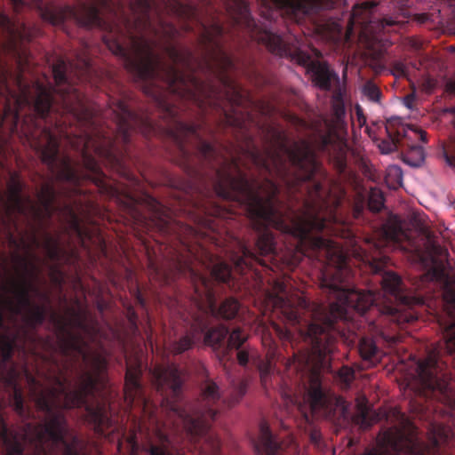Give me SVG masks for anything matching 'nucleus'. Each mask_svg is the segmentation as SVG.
Listing matches in <instances>:
<instances>
[{"label": "nucleus", "mask_w": 455, "mask_h": 455, "mask_svg": "<svg viewBox=\"0 0 455 455\" xmlns=\"http://www.w3.org/2000/svg\"><path fill=\"white\" fill-rule=\"evenodd\" d=\"M188 250L190 256L200 260L210 272L212 280L196 269L192 259L183 255H178L168 270L154 267V271L167 285L179 277L190 280L193 288L191 306L194 307L189 313L192 328L197 333H204L205 344L216 350L221 349L220 361L232 391L228 397L223 398L218 384L207 378L202 383L200 398L195 403L184 405L180 401L183 371L174 363L166 367L156 366L152 372L153 383L162 395L160 410L165 414V419H159L157 408L150 412L149 418L156 425L157 443L148 444L147 451L149 455H180L179 447L181 444L190 445L204 455H220V440L212 431L211 423L222 410L239 403L247 388L245 380L235 382L226 361H228L229 350L242 347L248 335L240 327L231 331L224 324L210 328L212 319H234L241 308L240 302L234 297L226 298L217 305L219 288L214 282L233 288L232 268L220 257L204 249L200 257Z\"/></svg>", "instance_id": "obj_1"}, {"label": "nucleus", "mask_w": 455, "mask_h": 455, "mask_svg": "<svg viewBox=\"0 0 455 455\" xmlns=\"http://www.w3.org/2000/svg\"><path fill=\"white\" fill-rule=\"evenodd\" d=\"M57 340L61 362H53L54 371L44 386L28 376L30 395L36 409L44 413L40 423H24L10 441L9 429L2 418V455H10L20 446L22 455H87L88 442L70 429L64 410L84 408V420L100 436L109 440L119 434L111 408L106 377L108 360L104 352L91 351L88 342L71 327L87 330L78 313L72 319H57Z\"/></svg>", "instance_id": "obj_2"}, {"label": "nucleus", "mask_w": 455, "mask_h": 455, "mask_svg": "<svg viewBox=\"0 0 455 455\" xmlns=\"http://www.w3.org/2000/svg\"><path fill=\"white\" fill-rule=\"evenodd\" d=\"M69 68H74L75 75L81 82L87 79L92 71L90 60L86 56L79 57L76 65L58 59L52 68L55 85L36 82L32 93L29 86L20 80V95L15 102L18 110L28 107L35 112L36 116L29 117L32 126L24 132L52 175L59 181L77 186L83 178L78 172V164L74 163L68 156L60 155L57 135L41 124L49 116L54 101L60 100L63 109L71 114L80 126L81 132L74 148L81 155L83 166L96 175L100 174L97 157L113 168L124 169L127 147L132 132H138L149 137L156 132V125L148 116L132 111L130 100L124 96L109 100L102 118L111 119L115 127L104 131L99 124L98 111L88 104L84 93L69 81L67 74Z\"/></svg>", "instance_id": "obj_3"}, {"label": "nucleus", "mask_w": 455, "mask_h": 455, "mask_svg": "<svg viewBox=\"0 0 455 455\" xmlns=\"http://www.w3.org/2000/svg\"><path fill=\"white\" fill-rule=\"evenodd\" d=\"M24 188L23 182L12 176L7 194L2 182V385L6 382L4 368L9 358L6 309L10 307L14 315L21 317L25 335L28 330L43 324L47 315L46 306L32 299V294L44 296L36 285L40 269L35 250L42 248L52 262L68 260V257L58 237L44 231L40 240L39 231L54 213H59L78 236L84 234L75 207L68 203L55 204L57 191L52 181L42 185L37 193L38 203L23 193Z\"/></svg>", "instance_id": "obj_4"}, {"label": "nucleus", "mask_w": 455, "mask_h": 455, "mask_svg": "<svg viewBox=\"0 0 455 455\" xmlns=\"http://www.w3.org/2000/svg\"><path fill=\"white\" fill-rule=\"evenodd\" d=\"M356 409L354 421L363 430L369 429L382 417L393 423L379 432L377 437L379 447L366 450L363 455H443V448L450 438V429L445 426L433 424L429 443H424L412 438V431L407 433L406 428L411 426L405 415L397 409H391L384 414L372 411L365 396L356 398Z\"/></svg>", "instance_id": "obj_5"}, {"label": "nucleus", "mask_w": 455, "mask_h": 455, "mask_svg": "<svg viewBox=\"0 0 455 455\" xmlns=\"http://www.w3.org/2000/svg\"><path fill=\"white\" fill-rule=\"evenodd\" d=\"M443 279V298L452 320L443 327V340L427 352L425 359L417 362L419 393L426 398L432 397L443 403H451L454 393L451 387V374L442 361L443 354L455 352V275L440 272Z\"/></svg>", "instance_id": "obj_6"}, {"label": "nucleus", "mask_w": 455, "mask_h": 455, "mask_svg": "<svg viewBox=\"0 0 455 455\" xmlns=\"http://www.w3.org/2000/svg\"><path fill=\"white\" fill-rule=\"evenodd\" d=\"M323 128L315 127V145L326 152L336 171L344 174L347 168L348 147L343 135L347 134L346 108L340 89L334 91L331 100V115L322 119Z\"/></svg>", "instance_id": "obj_7"}, {"label": "nucleus", "mask_w": 455, "mask_h": 455, "mask_svg": "<svg viewBox=\"0 0 455 455\" xmlns=\"http://www.w3.org/2000/svg\"><path fill=\"white\" fill-rule=\"evenodd\" d=\"M259 41L272 53L291 59L299 65L306 67L311 74L313 83L319 89L329 92L332 89L333 83L339 85V75L330 68L327 62L312 60L309 53L289 44L279 35L264 30L259 36Z\"/></svg>", "instance_id": "obj_8"}, {"label": "nucleus", "mask_w": 455, "mask_h": 455, "mask_svg": "<svg viewBox=\"0 0 455 455\" xmlns=\"http://www.w3.org/2000/svg\"><path fill=\"white\" fill-rule=\"evenodd\" d=\"M2 54L12 52L20 68L29 65L30 52L27 44L32 40V32L24 24H14L2 11Z\"/></svg>", "instance_id": "obj_9"}, {"label": "nucleus", "mask_w": 455, "mask_h": 455, "mask_svg": "<svg viewBox=\"0 0 455 455\" xmlns=\"http://www.w3.org/2000/svg\"><path fill=\"white\" fill-rule=\"evenodd\" d=\"M262 344L267 348L265 359L247 348L238 350L236 357L238 363L243 367H247L251 363L259 372L262 385L266 387L269 377L275 371L279 355L277 346L271 337H264Z\"/></svg>", "instance_id": "obj_10"}, {"label": "nucleus", "mask_w": 455, "mask_h": 455, "mask_svg": "<svg viewBox=\"0 0 455 455\" xmlns=\"http://www.w3.org/2000/svg\"><path fill=\"white\" fill-rule=\"evenodd\" d=\"M142 376V363L135 358L132 362L126 358V371L124 377V400L132 405L137 403L146 411L149 407V401L145 396L144 387L140 382Z\"/></svg>", "instance_id": "obj_11"}, {"label": "nucleus", "mask_w": 455, "mask_h": 455, "mask_svg": "<svg viewBox=\"0 0 455 455\" xmlns=\"http://www.w3.org/2000/svg\"><path fill=\"white\" fill-rule=\"evenodd\" d=\"M386 132L388 140H383L379 144L380 151L384 154H389L393 151L402 149L405 145V140L409 135L407 134V128L398 117H392L387 119L386 124Z\"/></svg>", "instance_id": "obj_12"}, {"label": "nucleus", "mask_w": 455, "mask_h": 455, "mask_svg": "<svg viewBox=\"0 0 455 455\" xmlns=\"http://www.w3.org/2000/svg\"><path fill=\"white\" fill-rule=\"evenodd\" d=\"M145 202L150 212V225L163 235H169L174 231L171 210L157 199L145 195Z\"/></svg>", "instance_id": "obj_13"}, {"label": "nucleus", "mask_w": 455, "mask_h": 455, "mask_svg": "<svg viewBox=\"0 0 455 455\" xmlns=\"http://www.w3.org/2000/svg\"><path fill=\"white\" fill-rule=\"evenodd\" d=\"M364 245H354L351 254L358 260L369 264L373 272L380 273L387 259L382 255L380 243L366 241Z\"/></svg>", "instance_id": "obj_14"}, {"label": "nucleus", "mask_w": 455, "mask_h": 455, "mask_svg": "<svg viewBox=\"0 0 455 455\" xmlns=\"http://www.w3.org/2000/svg\"><path fill=\"white\" fill-rule=\"evenodd\" d=\"M252 444L259 455H279L281 451L280 444L266 422L260 423L259 437L252 440Z\"/></svg>", "instance_id": "obj_15"}, {"label": "nucleus", "mask_w": 455, "mask_h": 455, "mask_svg": "<svg viewBox=\"0 0 455 455\" xmlns=\"http://www.w3.org/2000/svg\"><path fill=\"white\" fill-rule=\"evenodd\" d=\"M358 351L362 359L369 364H376L380 360L381 351L371 339L361 338Z\"/></svg>", "instance_id": "obj_16"}, {"label": "nucleus", "mask_w": 455, "mask_h": 455, "mask_svg": "<svg viewBox=\"0 0 455 455\" xmlns=\"http://www.w3.org/2000/svg\"><path fill=\"white\" fill-rule=\"evenodd\" d=\"M405 140H407V139ZM403 150H406L403 156V161L406 164L414 167H418L423 164L425 160V151L422 146L410 145L405 141Z\"/></svg>", "instance_id": "obj_17"}, {"label": "nucleus", "mask_w": 455, "mask_h": 455, "mask_svg": "<svg viewBox=\"0 0 455 455\" xmlns=\"http://www.w3.org/2000/svg\"><path fill=\"white\" fill-rule=\"evenodd\" d=\"M235 7L236 8L237 17H234L235 22L238 25L244 24L247 28L254 25L251 20L248 4L245 0H232Z\"/></svg>", "instance_id": "obj_18"}, {"label": "nucleus", "mask_w": 455, "mask_h": 455, "mask_svg": "<svg viewBox=\"0 0 455 455\" xmlns=\"http://www.w3.org/2000/svg\"><path fill=\"white\" fill-rule=\"evenodd\" d=\"M14 410L24 419L34 418V411L25 404L23 395L20 389L14 390Z\"/></svg>", "instance_id": "obj_19"}, {"label": "nucleus", "mask_w": 455, "mask_h": 455, "mask_svg": "<svg viewBox=\"0 0 455 455\" xmlns=\"http://www.w3.org/2000/svg\"><path fill=\"white\" fill-rule=\"evenodd\" d=\"M387 186L392 189H397L402 186L403 182V172L402 169L397 165L389 166L387 169L385 177Z\"/></svg>", "instance_id": "obj_20"}, {"label": "nucleus", "mask_w": 455, "mask_h": 455, "mask_svg": "<svg viewBox=\"0 0 455 455\" xmlns=\"http://www.w3.org/2000/svg\"><path fill=\"white\" fill-rule=\"evenodd\" d=\"M167 114L172 117V124L167 128V133L172 142H180V119L176 116L174 109L166 108Z\"/></svg>", "instance_id": "obj_21"}, {"label": "nucleus", "mask_w": 455, "mask_h": 455, "mask_svg": "<svg viewBox=\"0 0 455 455\" xmlns=\"http://www.w3.org/2000/svg\"><path fill=\"white\" fill-rule=\"evenodd\" d=\"M362 93L370 101L377 104H380L382 92L379 87L372 81H366L362 87Z\"/></svg>", "instance_id": "obj_22"}, {"label": "nucleus", "mask_w": 455, "mask_h": 455, "mask_svg": "<svg viewBox=\"0 0 455 455\" xmlns=\"http://www.w3.org/2000/svg\"><path fill=\"white\" fill-rule=\"evenodd\" d=\"M385 206L383 192L379 188H371L368 198V207L372 212H379Z\"/></svg>", "instance_id": "obj_23"}, {"label": "nucleus", "mask_w": 455, "mask_h": 455, "mask_svg": "<svg viewBox=\"0 0 455 455\" xmlns=\"http://www.w3.org/2000/svg\"><path fill=\"white\" fill-rule=\"evenodd\" d=\"M307 4L311 5L312 8L315 9H324L328 8L333 4L332 0H297L295 4V7L297 10L301 11L303 12H308Z\"/></svg>", "instance_id": "obj_24"}, {"label": "nucleus", "mask_w": 455, "mask_h": 455, "mask_svg": "<svg viewBox=\"0 0 455 455\" xmlns=\"http://www.w3.org/2000/svg\"><path fill=\"white\" fill-rule=\"evenodd\" d=\"M194 345V338L188 335L181 337L179 340L173 341L170 345V351L173 355H180L190 349Z\"/></svg>", "instance_id": "obj_25"}, {"label": "nucleus", "mask_w": 455, "mask_h": 455, "mask_svg": "<svg viewBox=\"0 0 455 455\" xmlns=\"http://www.w3.org/2000/svg\"><path fill=\"white\" fill-rule=\"evenodd\" d=\"M337 377L345 387H348L355 379V371L349 366H342L338 371Z\"/></svg>", "instance_id": "obj_26"}, {"label": "nucleus", "mask_w": 455, "mask_h": 455, "mask_svg": "<svg viewBox=\"0 0 455 455\" xmlns=\"http://www.w3.org/2000/svg\"><path fill=\"white\" fill-rule=\"evenodd\" d=\"M392 72L395 76L407 77L409 76V69L405 63L400 60H395L391 64Z\"/></svg>", "instance_id": "obj_27"}, {"label": "nucleus", "mask_w": 455, "mask_h": 455, "mask_svg": "<svg viewBox=\"0 0 455 455\" xmlns=\"http://www.w3.org/2000/svg\"><path fill=\"white\" fill-rule=\"evenodd\" d=\"M384 235L386 241H390L395 243H398L400 242L401 236L405 235L403 232L399 228H393L384 230Z\"/></svg>", "instance_id": "obj_28"}, {"label": "nucleus", "mask_w": 455, "mask_h": 455, "mask_svg": "<svg viewBox=\"0 0 455 455\" xmlns=\"http://www.w3.org/2000/svg\"><path fill=\"white\" fill-rule=\"evenodd\" d=\"M407 128V134L409 135V137H407V139H411V135L409 134V132H411L414 137H416L417 139L420 140L422 142L426 143L427 141V132H424V131H418V130H412L409 127H406Z\"/></svg>", "instance_id": "obj_29"}, {"label": "nucleus", "mask_w": 455, "mask_h": 455, "mask_svg": "<svg viewBox=\"0 0 455 455\" xmlns=\"http://www.w3.org/2000/svg\"><path fill=\"white\" fill-rule=\"evenodd\" d=\"M355 115L357 117V122H358L359 126L362 127V126L365 125L366 116L363 113V108L359 104H356L355 107Z\"/></svg>", "instance_id": "obj_30"}, {"label": "nucleus", "mask_w": 455, "mask_h": 455, "mask_svg": "<svg viewBox=\"0 0 455 455\" xmlns=\"http://www.w3.org/2000/svg\"><path fill=\"white\" fill-rule=\"evenodd\" d=\"M421 85L425 92H431L435 86V81L431 77H426Z\"/></svg>", "instance_id": "obj_31"}, {"label": "nucleus", "mask_w": 455, "mask_h": 455, "mask_svg": "<svg viewBox=\"0 0 455 455\" xmlns=\"http://www.w3.org/2000/svg\"><path fill=\"white\" fill-rule=\"evenodd\" d=\"M2 99L4 98V91H8V85H7V71L5 69V67L4 65V62L2 61Z\"/></svg>", "instance_id": "obj_32"}, {"label": "nucleus", "mask_w": 455, "mask_h": 455, "mask_svg": "<svg viewBox=\"0 0 455 455\" xmlns=\"http://www.w3.org/2000/svg\"><path fill=\"white\" fill-rule=\"evenodd\" d=\"M363 212V205L362 204H355L353 208V215L355 219H359Z\"/></svg>", "instance_id": "obj_33"}, {"label": "nucleus", "mask_w": 455, "mask_h": 455, "mask_svg": "<svg viewBox=\"0 0 455 455\" xmlns=\"http://www.w3.org/2000/svg\"><path fill=\"white\" fill-rule=\"evenodd\" d=\"M415 94L414 93H411V94H408L404 97L403 99V103L404 105L409 108H412V106H413V102L415 101Z\"/></svg>", "instance_id": "obj_34"}, {"label": "nucleus", "mask_w": 455, "mask_h": 455, "mask_svg": "<svg viewBox=\"0 0 455 455\" xmlns=\"http://www.w3.org/2000/svg\"><path fill=\"white\" fill-rule=\"evenodd\" d=\"M287 399L290 403L299 404L300 406V402L299 401L298 397L292 395H287Z\"/></svg>", "instance_id": "obj_35"}, {"label": "nucleus", "mask_w": 455, "mask_h": 455, "mask_svg": "<svg viewBox=\"0 0 455 455\" xmlns=\"http://www.w3.org/2000/svg\"><path fill=\"white\" fill-rule=\"evenodd\" d=\"M129 321L130 323L135 327L137 328V324H136V322H137V315L135 312H132L129 317Z\"/></svg>", "instance_id": "obj_36"}, {"label": "nucleus", "mask_w": 455, "mask_h": 455, "mask_svg": "<svg viewBox=\"0 0 455 455\" xmlns=\"http://www.w3.org/2000/svg\"><path fill=\"white\" fill-rule=\"evenodd\" d=\"M13 4H14V7L15 9H19L22 6L25 5V1L24 0H12Z\"/></svg>", "instance_id": "obj_37"}, {"label": "nucleus", "mask_w": 455, "mask_h": 455, "mask_svg": "<svg viewBox=\"0 0 455 455\" xmlns=\"http://www.w3.org/2000/svg\"><path fill=\"white\" fill-rule=\"evenodd\" d=\"M129 443H131L133 451L137 449L138 443H137L136 437L134 435L130 437Z\"/></svg>", "instance_id": "obj_38"}, {"label": "nucleus", "mask_w": 455, "mask_h": 455, "mask_svg": "<svg viewBox=\"0 0 455 455\" xmlns=\"http://www.w3.org/2000/svg\"><path fill=\"white\" fill-rule=\"evenodd\" d=\"M9 111V107H3L2 106V117H1V120H2V124H4V121L6 117V115H7V112Z\"/></svg>", "instance_id": "obj_39"}, {"label": "nucleus", "mask_w": 455, "mask_h": 455, "mask_svg": "<svg viewBox=\"0 0 455 455\" xmlns=\"http://www.w3.org/2000/svg\"><path fill=\"white\" fill-rule=\"evenodd\" d=\"M10 455H22L20 446H16Z\"/></svg>", "instance_id": "obj_40"}, {"label": "nucleus", "mask_w": 455, "mask_h": 455, "mask_svg": "<svg viewBox=\"0 0 455 455\" xmlns=\"http://www.w3.org/2000/svg\"><path fill=\"white\" fill-rule=\"evenodd\" d=\"M1 143H2V159L4 158V145L5 143L4 141V137L2 136V140H1ZM4 169V163L2 162V170Z\"/></svg>", "instance_id": "obj_41"}, {"label": "nucleus", "mask_w": 455, "mask_h": 455, "mask_svg": "<svg viewBox=\"0 0 455 455\" xmlns=\"http://www.w3.org/2000/svg\"><path fill=\"white\" fill-rule=\"evenodd\" d=\"M138 299L141 305H144V299L140 296L138 297Z\"/></svg>", "instance_id": "obj_42"}, {"label": "nucleus", "mask_w": 455, "mask_h": 455, "mask_svg": "<svg viewBox=\"0 0 455 455\" xmlns=\"http://www.w3.org/2000/svg\"><path fill=\"white\" fill-rule=\"evenodd\" d=\"M363 7H364L365 9H369V7H370L369 3H363Z\"/></svg>", "instance_id": "obj_43"}, {"label": "nucleus", "mask_w": 455, "mask_h": 455, "mask_svg": "<svg viewBox=\"0 0 455 455\" xmlns=\"http://www.w3.org/2000/svg\"><path fill=\"white\" fill-rule=\"evenodd\" d=\"M184 29H185L186 31H190V30H191V28H190L188 25H186V26H185V28H184Z\"/></svg>", "instance_id": "obj_44"}, {"label": "nucleus", "mask_w": 455, "mask_h": 455, "mask_svg": "<svg viewBox=\"0 0 455 455\" xmlns=\"http://www.w3.org/2000/svg\"><path fill=\"white\" fill-rule=\"evenodd\" d=\"M451 90L455 92V82L451 84Z\"/></svg>", "instance_id": "obj_45"}, {"label": "nucleus", "mask_w": 455, "mask_h": 455, "mask_svg": "<svg viewBox=\"0 0 455 455\" xmlns=\"http://www.w3.org/2000/svg\"><path fill=\"white\" fill-rule=\"evenodd\" d=\"M366 132L369 133V135L371 136V129L369 127H366Z\"/></svg>", "instance_id": "obj_46"}, {"label": "nucleus", "mask_w": 455, "mask_h": 455, "mask_svg": "<svg viewBox=\"0 0 455 455\" xmlns=\"http://www.w3.org/2000/svg\"><path fill=\"white\" fill-rule=\"evenodd\" d=\"M1 403H2V408H3V407H4V397H3V396H2Z\"/></svg>", "instance_id": "obj_47"}, {"label": "nucleus", "mask_w": 455, "mask_h": 455, "mask_svg": "<svg viewBox=\"0 0 455 455\" xmlns=\"http://www.w3.org/2000/svg\"><path fill=\"white\" fill-rule=\"evenodd\" d=\"M353 12H354V16H355L357 14L355 10H353Z\"/></svg>", "instance_id": "obj_48"}, {"label": "nucleus", "mask_w": 455, "mask_h": 455, "mask_svg": "<svg viewBox=\"0 0 455 455\" xmlns=\"http://www.w3.org/2000/svg\"><path fill=\"white\" fill-rule=\"evenodd\" d=\"M70 254H71V256H74L75 255V251H70Z\"/></svg>", "instance_id": "obj_49"}]
</instances>
